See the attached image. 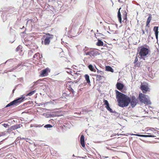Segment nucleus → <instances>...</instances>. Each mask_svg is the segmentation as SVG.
<instances>
[{
  "label": "nucleus",
  "mask_w": 159,
  "mask_h": 159,
  "mask_svg": "<svg viewBox=\"0 0 159 159\" xmlns=\"http://www.w3.org/2000/svg\"><path fill=\"white\" fill-rule=\"evenodd\" d=\"M84 77L87 82L88 83H90V80L89 75L87 74H86L85 75Z\"/></svg>",
  "instance_id": "nucleus-18"
},
{
  "label": "nucleus",
  "mask_w": 159,
  "mask_h": 159,
  "mask_svg": "<svg viewBox=\"0 0 159 159\" xmlns=\"http://www.w3.org/2000/svg\"><path fill=\"white\" fill-rule=\"evenodd\" d=\"M44 127L46 128H50L52 127V126L50 124H47L44 126Z\"/></svg>",
  "instance_id": "nucleus-26"
},
{
  "label": "nucleus",
  "mask_w": 159,
  "mask_h": 159,
  "mask_svg": "<svg viewBox=\"0 0 159 159\" xmlns=\"http://www.w3.org/2000/svg\"><path fill=\"white\" fill-rule=\"evenodd\" d=\"M121 9V8H120L119 9V11L118 12V15H117L119 20L120 23H121V17L120 12V10Z\"/></svg>",
  "instance_id": "nucleus-15"
},
{
  "label": "nucleus",
  "mask_w": 159,
  "mask_h": 159,
  "mask_svg": "<svg viewBox=\"0 0 159 159\" xmlns=\"http://www.w3.org/2000/svg\"><path fill=\"white\" fill-rule=\"evenodd\" d=\"M81 113V112H80V113H79V114H80Z\"/></svg>",
  "instance_id": "nucleus-52"
},
{
  "label": "nucleus",
  "mask_w": 159,
  "mask_h": 159,
  "mask_svg": "<svg viewBox=\"0 0 159 159\" xmlns=\"http://www.w3.org/2000/svg\"><path fill=\"white\" fill-rule=\"evenodd\" d=\"M145 34V32L143 30H142V34L143 35V34Z\"/></svg>",
  "instance_id": "nucleus-36"
},
{
  "label": "nucleus",
  "mask_w": 159,
  "mask_h": 159,
  "mask_svg": "<svg viewBox=\"0 0 159 159\" xmlns=\"http://www.w3.org/2000/svg\"><path fill=\"white\" fill-rule=\"evenodd\" d=\"M20 139H25V138H21L20 137Z\"/></svg>",
  "instance_id": "nucleus-39"
},
{
  "label": "nucleus",
  "mask_w": 159,
  "mask_h": 159,
  "mask_svg": "<svg viewBox=\"0 0 159 159\" xmlns=\"http://www.w3.org/2000/svg\"><path fill=\"white\" fill-rule=\"evenodd\" d=\"M97 72L98 74V75H104V72L99 70L98 69H97Z\"/></svg>",
  "instance_id": "nucleus-23"
},
{
  "label": "nucleus",
  "mask_w": 159,
  "mask_h": 159,
  "mask_svg": "<svg viewBox=\"0 0 159 159\" xmlns=\"http://www.w3.org/2000/svg\"><path fill=\"white\" fill-rule=\"evenodd\" d=\"M5 135V134L4 132H2L0 133V137L3 136Z\"/></svg>",
  "instance_id": "nucleus-33"
},
{
  "label": "nucleus",
  "mask_w": 159,
  "mask_h": 159,
  "mask_svg": "<svg viewBox=\"0 0 159 159\" xmlns=\"http://www.w3.org/2000/svg\"><path fill=\"white\" fill-rule=\"evenodd\" d=\"M103 102L104 103V105H107L108 104H109V103L108 101L104 99Z\"/></svg>",
  "instance_id": "nucleus-27"
},
{
  "label": "nucleus",
  "mask_w": 159,
  "mask_h": 159,
  "mask_svg": "<svg viewBox=\"0 0 159 159\" xmlns=\"http://www.w3.org/2000/svg\"><path fill=\"white\" fill-rule=\"evenodd\" d=\"M108 111H109L111 113H114L115 112V111H113L112 109L110 107L108 110Z\"/></svg>",
  "instance_id": "nucleus-28"
},
{
  "label": "nucleus",
  "mask_w": 159,
  "mask_h": 159,
  "mask_svg": "<svg viewBox=\"0 0 159 159\" xmlns=\"http://www.w3.org/2000/svg\"><path fill=\"white\" fill-rule=\"evenodd\" d=\"M158 26H154L153 28V30L155 32V35L156 38L157 39H158Z\"/></svg>",
  "instance_id": "nucleus-10"
},
{
  "label": "nucleus",
  "mask_w": 159,
  "mask_h": 159,
  "mask_svg": "<svg viewBox=\"0 0 159 159\" xmlns=\"http://www.w3.org/2000/svg\"><path fill=\"white\" fill-rule=\"evenodd\" d=\"M20 46H18L17 48H16V51H18L20 49Z\"/></svg>",
  "instance_id": "nucleus-32"
},
{
  "label": "nucleus",
  "mask_w": 159,
  "mask_h": 159,
  "mask_svg": "<svg viewBox=\"0 0 159 159\" xmlns=\"http://www.w3.org/2000/svg\"><path fill=\"white\" fill-rule=\"evenodd\" d=\"M108 157H104L103 156H102V158H103V159H104V158H107Z\"/></svg>",
  "instance_id": "nucleus-40"
},
{
  "label": "nucleus",
  "mask_w": 159,
  "mask_h": 159,
  "mask_svg": "<svg viewBox=\"0 0 159 159\" xmlns=\"http://www.w3.org/2000/svg\"><path fill=\"white\" fill-rule=\"evenodd\" d=\"M82 158H85V157H82Z\"/></svg>",
  "instance_id": "nucleus-48"
},
{
  "label": "nucleus",
  "mask_w": 159,
  "mask_h": 159,
  "mask_svg": "<svg viewBox=\"0 0 159 159\" xmlns=\"http://www.w3.org/2000/svg\"><path fill=\"white\" fill-rule=\"evenodd\" d=\"M42 105V103H40L39 105L40 106V105Z\"/></svg>",
  "instance_id": "nucleus-47"
},
{
  "label": "nucleus",
  "mask_w": 159,
  "mask_h": 159,
  "mask_svg": "<svg viewBox=\"0 0 159 159\" xmlns=\"http://www.w3.org/2000/svg\"><path fill=\"white\" fill-rule=\"evenodd\" d=\"M126 18H127L126 16H125V17H124V20H126Z\"/></svg>",
  "instance_id": "nucleus-43"
},
{
  "label": "nucleus",
  "mask_w": 159,
  "mask_h": 159,
  "mask_svg": "<svg viewBox=\"0 0 159 159\" xmlns=\"http://www.w3.org/2000/svg\"><path fill=\"white\" fill-rule=\"evenodd\" d=\"M116 86L118 89L121 90L123 88L124 85L121 83L117 82L116 84Z\"/></svg>",
  "instance_id": "nucleus-12"
},
{
  "label": "nucleus",
  "mask_w": 159,
  "mask_h": 159,
  "mask_svg": "<svg viewBox=\"0 0 159 159\" xmlns=\"http://www.w3.org/2000/svg\"><path fill=\"white\" fill-rule=\"evenodd\" d=\"M73 83H76V82H75V81H74L73 82Z\"/></svg>",
  "instance_id": "nucleus-46"
},
{
  "label": "nucleus",
  "mask_w": 159,
  "mask_h": 159,
  "mask_svg": "<svg viewBox=\"0 0 159 159\" xmlns=\"http://www.w3.org/2000/svg\"><path fill=\"white\" fill-rule=\"evenodd\" d=\"M116 98L118 102V105L122 107L128 106L129 103L132 107H134L138 102V99L134 96L130 98L125 94L119 92L117 90L116 91Z\"/></svg>",
  "instance_id": "nucleus-1"
},
{
  "label": "nucleus",
  "mask_w": 159,
  "mask_h": 159,
  "mask_svg": "<svg viewBox=\"0 0 159 159\" xmlns=\"http://www.w3.org/2000/svg\"><path fill=\"white\" fill-rule=\"evenodd\" d=\"M85 54L86 55H89L90 56L95 57L98 55V52L95 50H92L91 51L85 52Z\"/></svg>",
  "instance_id": "nucleus-6"
},
{
  "label": "nucleus",
  "mask_w": 159,
  "mask_h": 159,
  "mask_svg": "<svg viewBox=\"0 0 159 159\" xmlns=\"http://www.w3.org/2000/svg\"><path fill=\"white\" fill-rule=\"evenodd\" d=\"M20 137H18V138L17 139H20Z\"/></svg>",
  "instance_id": "nucleus-45"
},
{
  "label": "nucleus",
  "mask_w": 159,
  "mask_h": 159,
  "mask_svg": "<svg viewBox=\"0 0 159 159\" xmlns=\"http://www.w3.org/2000/svg\"><path fill=\"white\" fill-rule=\"evenodd\" d=\"M25 98V97H22L15 99L8 104L6 107H7L13 105H17L19 103L21 102Z\"/></svg>",
  "instance_id": "nucleus-5"
},
{
  "label": "nucleus",
  "mask_w": 159,
  "mask_h": 159,
  "mask_svg": "<svg viewBox=\"0 0 159 159\" xmlns=\"http://www.w3.org/2000/svg\"><path fill=\"white\" fill-rule=\"evenodd\" d=\"M95 76L96 77L97 80L100 81L102 80L104 78V75H95Z\"/></svg>",
  "instance_id": "nucleus-13"
},
{
  "label": "nucleus",
  "mask_w": 159,
  "mask_h": 159,
  "mask_svg": "<svg viewBox=\"0 0 159 159\" xmlns=\"http://www.w3.org/2000/svg\"><path fill=\"white\" fill-rule=\"evenodd\" d=\"M150 130L152 131L153 132V133H148V134H149L150 135L153 134V135H154V136H156L155 135H157V131L155 129H154L153 128H151L150 129Z\"/></svg>",
  "instance_id": "nucleus-14"
},
{
  "label": "nucleus",
  "mask_w": 159,
  "mask_h": 159,
  "mask_svg": "<svg viewBox=\"0 0 159 159\" xmlns=\"http://www.w3.org/2000/svg\"><path fill=\"white\" fill-rule=\"evenodd\" d=\"M3 125L5 127H7V126H8V125L7 124H3Z\"/></svg>",
  "instance_id": "nucleus-35"
},
{
  "label": "nucleus",
  "mask_w": 159,
  "mask_h": 159,
  "mask_svg": "<svg viewBox=\"0 0 159 159\" xmlns=\"http://www.w3.org/2000/svg\"><path fill=\"white\" fill-rule=\"evenodd\" d=\"M149 50L145 47L142 48L139 52V54L140 56V57L144 60H145V57H144L148 54Z\"/></svg>",
  "instance_id": "nucleus-4"
},
{
  "label": "nucleus",
  "mask_w": 159,
  "mask_h": 159,
  "mask_svg": "<svg viewBox=\"0 0 159 159\" xmlns=\"http://www.w3.org/2000/svg\"><path fill=\"white\" fill-rule=\"evenodd\" d=\"M141 89L142 91L144 93H145L147 91H148L149 89L147 84H141Z\"/></svg>",
  "instance_id": "nucleus-7"
},
{
  "label": "nucleus",
  "mask_w": 159,
  "mask_h": 159,
  "mask_svg": "<svg viewBox=\"0 0 159 159\" xmlns=\"http://www.w3.org/2000/svg\"><path fill=\"white\" fill-rule=\"evenodd\" d=\"M29 22H32V20H28L27 21V23H29Z\"/></svg>",
  "instance_id": "nucleus-37"
},
{
  "label": "nucleus",
  "mask_w": 159,
  "mask_h": 159,
  "mask_svg": "<svg viewBox=\"0 0 159 159\" xmlns=\"http://www.w3.org/2000/svg\"><path fill=\"white\" fill-rule=\"evenodd\" d=\"M100 24H102V22H100Z\"/></svg>",
  "instance_id": "nucleus-49"
},
{
  "label": "nucleus",
  "mask_w": 159,
  "mask_h": 159,
  "mask_svg": "<svg viewBox=\"0 0 159 159\" xmlns=\"http://www.w3.org/2000/svg\"><path fill=\"white\" fill-rule=\"evenodd\" d=\"M50 72L49 69L48 68H46V69L43 70L42 71L40 75L42 77H44L46 76L47 73Z\"/></svg>",
  "instance_id": "nucleus-9"
},
{
  "label": "nucleus",
  "mask_w": 159,
  "mask_h": 159,
  "mask_svg": "<svg viewBox=\"0 0 159 159\" xmlns=\"http://www.w3.org/2000/svg\"><path fill=\"white\" fill-rule=\"evenodd\" d=\"M139 99L142 103L146 104H150L151 102L148 96L142 93H139Z\"/></svg>",
  "instance_id": "nucleus-3"
},
{
  "label": "nucleus",
  "mask_w": 159,
  "mask_h": 159,
  "mask_svg": "<svg viewBox=\"0 0 159 159\" xmlns=\"http://www.w3.org/2000/svg\"><path fill=\"white\" fill-rule=\"evenodd\" d=\"M34 58L36 59H39V58H41L40 55L39 53H37L34 55Z\"/></svg>",
  "instance_id": "nucleus-19"
},
{
  "label": "nucleus",
  "mask_w": 159,
  "mask_h": 159,
  "mask_svg": "<svg viewBox=\"0 0 159 159\" xmlns=\"http://www.w3.org/2000/svg\"><path fill=\"white\" fill-rule=\"evenodd\" d=\"M138 61V58L137 57V56H136L135 57V59L134 60V64H135V65H136V66H138V65H139L138 64H137V63L136 64V63Z\"/></svg>",
  "instance_id": "nucleus-25"
},
{
  "label": "nucleus",
  "mask_w": 159,
  "mask_h": 159,
  "mask_svg": "<svg viewBox=\"0 0 159 159\" xmlns=\"http://www.w3.org/2000/svg\"><path fill=\"white\" fill-rule=\"evenodd\" d=\"M68 71V70H67V72L68 73H69V72Z\"/></svg>",
  "instance_id": "nucleus-53"
},
{
  "label": "nucleus",
  "mask_w": 159,
  "mask_h": 159,
  "mask_svg": "<svg viewBox=\"0 0 159 159\" xmlns=\"http://www.w3.org/2000/svg\"><path fill=\"white\" fill-rule=\"evenodd\" d=\"M106 69L107 71H111V72H113V69L112 68L109 66H107L106 67Z\"/></svg>",
  "instance_id": "nucleus-21"
},
{
  "label": "nucleus",
  "mask_w": 159,
  "mask_h": 159,
  "mask_svg": "<svg viewBox=\"0 0 159 159\" xmlns=\"http://www.w3.org/2000/svg\"><path fill=\"white\" fill-rule=\"evenodd\" d=\"M5 135V134L4 132H2L0 133V137L3 136Z\"/></svg>",
  "instance_id": "nucleus-34"
},
{
  "label": "nucleus",
  "mask_w": 159,
  "mask_h": 159,
  "mask_svg": "<svg viewBox=\"0 0 159 159\" xmlns=\"http://www.w3.org/2000/svg\"><path fill=\"white\" fill-rule=\"evenodd\" d=\"M131 135H134L136 136L140 137H155L156 136L153 135V134L152 135H142V134H130Z\"/></svg>",
  "instance_id": "nucleus-8"
},
{
  "label": "nucleus",
  "mask_w": 159,
  "mask_h": 159,
  "mask_svg": "<svg viewBox=\"0 0 159 159\" xmlns=\"http://www.w3.org/2000/svg\"><path fill=\"white\" fill-rule=\"evenodd\" d=\"M105 107L106 108L107 110H108L110 108V107L109 106V104L107 105H106Z\"/></svg>",
  "instance_id": "nucleus-30"
},
{
  "label": "nucleus",
  "mask_w": 159,
  "mask_h": 159,
  "mask_svg": "<svg viewBox=\"0 0 159 159\" xmlns=\"http://www.w3.org/2000/svg\"><path fill=\"white\" fill-rule=\"evenodd\" d=\"M146 33L147 34L146 35H147L148 36H149L150 35V33L149 32V31L148 30H146Z\"/></svg>",
  "instance_id": "nucleus-29"
},
{
  "label": "nucleus",
  "mask_w": 159,
  "mask_h": 159,
  "mask_svg": "<svg viewBox=\"0 0 159 159\" xmlns=\"http://www.w3.org/2000/svg\"><path fill=\"white\" fill-rule=\"evenodd\" d=\"M125 12V13H126V15L127 13H126V12Z\"/></svg>",
  "instance_id": "nucleus-50"
},
{
  "label": "nucleus",
  "mask_w": 159,
  "mask_h": 159,
  "mask_svg": "<svg viewBox=\"0 0 159 159\" xmlns=\"http://www.w3.org/2000/svg\"><path fill=\"white\" fill-rule=\"evenodd\" d=\"M157 134H158V135L159 134V131H158L157 132Z\"/></svg>",
  "instance_id": "nucleus-41"
},
{
  "label": "nucleus",
  "mask_w": 159,
  "mask_h": 159,
  "mask_svg": "<svg viewBox=\"0 0 159 159\" xmlns=\"http://www.w3.org/2000/svg\"><path fill=\"white\" fill-rule=\"evenodd\" d=\"M68 71V70H67V72L68 73H69V72Z\"/></svg>",
  "instance_id": "nucleus-54"
},
{
  "label": "nucleus",
  "mask_w": 159,
  "mask_h": 159,
  "mask_svg": "<svg viewBox=\"0 0 159 159\" xmlns=\"http://www.w3.org/2000/svg\"><path fill=\"white\" fill-rule=\"evenodd\" d=\"M35 91H32L30 93H28V94H27L26 95V96H31V95H33L35 92Z\"/></svg>",
  "instance_id": "nucleus-22"
},
{
  "label": "nucleus",
  "mask_w": 159,
  "mask_h": 159,
  "mask_svg": "<svg viewBox=\"0 0 159 159\" xmlns=\"http://www.w3.org/2000/svg\"><path fill=\"white\" fill-rule=\"evenodd\" d=\"M89 69L90 70L92 71L96 72V70L94 69V67L91 64L89 65L88 66Z\"/></svg>",
  "instance_id": "nucleus-17"
},
{
  "label": "nucleus",
  "mask_w": 159,
  "mask_h": 159,
  "mask_svg": "<svg viewBox=\"0 0 159 159\" xmlns=\"http://www.w3.org/2000/svg\"><path fill=\"white\" fill-rule=\"evenodd\" d=\"M19 65H18V66H17L18 67H19Z\"/></svg>",
  "instance_id": "nucleus-51"
},
{
  "label": "nucleus",
  "mask_w": 159,
  "mask_h": 159,
  "mask_svg": "<svg viewBox=\"0 0 159 159\" xmlns=\"http://www.w3.org/2000/svg\"><path fill=\"white\" fill-rule=\"evenodd\" d=\"M39 82V80H38L36 81L34 83V85L32 87V88L34 86L36 85V84H37Z\"/></svg>",
  "instance_id": "nucleus-31"
},
{
  "label": "nucleus",
  "mask_w": 159,
  "mask_h": 159,
  "mask_svg": "<svg viewBox=\"0 0 159 159\" xmlns=\"http://www.w3.org/2000/svg\"><path fill=\"white\" fill-rule=\"evenodd\" d=\"M53 35L50 34L44 36L42 39L43 44L45 45H48L50 44L51 40L53 38Z\"/></svg>",
  "instance_id": "nucleus-2"
},
{
  "label": "nucleus",
  "mask_w": 159,
  "mask_h": 159,
  "mask_svg": "<svg viewBox=\"0 0 159 159\" xmlns=\"http://www.w3.org/2000/svg\"><path fill=\"white\" fill-rule=\"evenodd\" d=\"M152 19V15L151 14H150L149 15V16L148 18L147 19V22H146V26H148L149 23H150Z\"/></svg>",
  "instance_id": "nucleus-16"
},
{
  "label": "nucleus",
  "mask_w": 159,
  "mask_h": 159,
  "mask_svg": "<svg viewBox=\"0 0 159 159\" xmlns=\"http://www.w3.org/2000/svg\"><path fill=\"white\" fill-rule=\"evenodd\" d=\"M103 42L100 40H98V42L97 43V45L98 46H102L103 45Z\"/></svg>",
  "instance_id": "nucleus-20"
},
{
  "label": "nucleus",
  "mask_w": 159,
  "mask_h": 159,
  "mask_svg": "<svg viewBox=\"0 0 159 159\" xmlns=\"http://www.w3.org/2000/svg\"><path fill=\"white\" fill-rule=\"evenodd\" d=\"M72 92L73 93L74 92V91L73 90V89H72Z\"/></svg>",
  "instance_id": "nucleus-44"
},
{
  "label": "nucleus",
  "mask_w": 159,
  "mask_h": 159,
  "mask_svg": "<svg viewBox=\"0 0 159 159\" xmlns=\"http://www.w3.org/2000/svg\"><path fill=\"white\" fill-rule=\"evenodd\" d=\"M16 69V67L15 68H13V69L10 70L9 71L10 72L12 71L13 70H15V69Z\"/></svg>",
  "instance_id": "nucleus-38"
},
{
  "label": "nucleus",
  "mask_w": 159,
  "mask_h": 159,
  "mask_svg": "<svg viewBox=\"0 0 159 159\" xmlns=\"http://www.w3.org/2000/svg\"><path fill=\"white\" fill-rule=\"evenodd\" d=\"M95 68H96V69L97 70L98 69H97V68H96V67H95Z\"/></svg>",
  "instance_id": "nucleus-55"
},
{
  "label": "nucleus",
  "mask_w": 159,
  "mask_h": 159,
  "mask_svg": "<svg viewBox=\"0 0 159 159\" xmlns=\"http://www.w3.org/2000/svg\"><path fill=\"white\" fill-rule=\"evenodd\" d=\"M80 143L81 146L84 148L85 146L84 143V137L83 135H82L80 138Z\"/></svg>",
  "instance_id": "nucleus-11"
},
{
  "label": "nucleus",
  "mask_w": 159,
  "mask_h": 159,
  "mask_svg": "<svg viewBox=\"0 0 159 159\" xmlns=\"http://www.w3.org/2000/svg\"><path fill=\"white\" fill-rule=\"evenodd\" d=\"M26 140V141H27V140H29V139L28 138H25V139Z\"/></svg>",
  "instance_id": "nucleus-42"
},
{
  "label": "nucleus",
  "mask_w": 159,
  "mask_h": 159,
  "mask_svg": "<svg viewBox=\"0 0 159 159\" xmlns=\"http://www.w3.org/2000/svg\"><path fill=\"white\" fill-rule=\"evenodd\" d=\"M20 125H14L12 126V128L13 129H17L19 128H20Z\"/></svg>",
  "instance_id": "nucleus-24"
}]
</instances>
